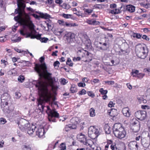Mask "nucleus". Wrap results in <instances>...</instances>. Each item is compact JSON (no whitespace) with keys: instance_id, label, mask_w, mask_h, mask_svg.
I'll list each match as a JSON object with an SVG mask.
<instances>
[{"instance_id":"nucleus-1","label":"nucleus","mask_w":150,"mask_h":150,"mask_svg":"<svg viewBox=\"0 0 150 150\" xmlns=\"http://www.w3.org/2000/svg\"><path fill=\"white\" fill-rule=\"evenodd\" d=\"M35 66L34 69L40 77H43L47 81V82L39 81L36 85V87L38 88L39 96V98L38 100V109L42 112L45 111L48 113V119L50 121L55 122V119L54 117L58 118L59 114L55 109L52 110L49 106L45 107L43 104L45 102L50 101L52 98L51 94L48 89V87L50 86L52 89L53 79L52 76V74L48 72L47 67L45 63L41 64H36Z\"/></svg>"},{"instance_id":"nucleus-2","label":"nucleus","mask_w":150,"mask_h":150,"mask_svg":"<svg viewBox=\"0 0 150 150\" xmlns=\"http://www.w3.org/2000/svg\"><path fill=\"white\" fill-rule=\"evenodd\" d=\"M21 130L24 131L27 130V132L30 135H32L36 128V126L32 124L30 126L29 122L26 120L21 118L18 121L17 123Z\"/></svg>"},{"instance_id":"nucleus-3","label":"nucleus","mask_w":150,"mask_h":150,"mask_svg":"<svg viewBox=\"0 0 150 150\" xmlns=\"http://www.w3.org/2000/svg\"><path fill=\"white\" fill-rule=\"evenodd\" d=\"M10 95L7 93H4L1 95V108L4 112L5 113H9L13 110V108L12 106L8 107L7 105L8 102L10 100Z\"/></svg>"},{"instance_id":"nucleus-4","label":"nucleus","mask_w":150,"mask_h":150,"mask_svg":"<svg viewBox=\"0 0 150 150\" xmlns=\"http://www.w3.org/2000/svg\"><path fill=\"white\" fill-rule=\"evenodd\" d=\"M113 130L115 136L118 139H121L126 136V131L120 123L115 124L113 126Z\"/></svg>"},{"instance_id":"nucleus-5","label":"nucleus","mask_w":150,"mask_h":150,"mask_svg":"<svg viewBox=\"0 0 150 150\" xmlns=\"http://www.w3.org/2000/svg\"><path fill=\"white\" fill-rule=\"evenodd\" d=\"M135 51L138 57L143 59L146 57L148 52V49L146 46L141 44H139L136 46Z\"/></svg>"},{"instance_id":"nucleus-6","label":"nucleus","mask_w":150,"mask_h":150,"mask_svg":"<svg viewBox=\"0 0 150 150\" xmlns=\"http://www.w3.org/2000/svg\"><path fill=\"white\" fill-rule=\"evenodd\" d=\"M101 131L100 128L96 129L93 127H91L88 129V136L91 139H95L100 134Z\"/></svg>"},{"instance_id":"nucleus-7","label":"nucleus","mask_w":150,"mask_h":150,"mask_svg":"<svg viewBox=\"0 0 150 150\" xmlns=\"http://www.w3.org/2000/svg\"><path fill=\"white\" fill-rule=\"evenodd\" d=\"M146 112L145 111H137L135 113V117L138 119L142 120H144L146 116Z\"/></svg>"},{"instance_id":"nucleus-8","label":"nucleus","mask_w":150,"mask_h":150,"mask_svg":"<svg viewBox=\"0 0 150 150\" xmlns=\"http://www.w3.org/2000/svg\"><path fill=\"white\" fill-rule=\"evenodd\" d=\"M20 34L23 35H25L26 38H30L31 39L37 38L38 40H40L42 38L40 35H35L31 33H24L23 31L22 30H21L20 31Z\"/></svg>"},{"instance_id":"nucleus-9","label":"nucleus","mask_w":150,"mask_h":150,"mask_svg":"<svg viewBox=\"0 0 150 150\" xmlns=\"http://www.w3.org/2000/svg\"><path fill=\"white\" fill-rule=\"evenodd\" d=\"M77 54L81 57H86L88 58V56L91 54V53L86 50H79L77 52Z\"/></svg>"},{"instance_id":"nucleus-10","label":"nucleus","mask_w":150,"mask_h":150,"mask_svg":"<svg viewBox=\"0 0 150 150\" xmlns=\"http://www.w3.org/2000/svg\"><path fill=\"white\" fill-rule=\"evenodd\" d=\"M130 150H137L138 146L135 141L129 142L128 145Z\"/></svg>"},{"instance_id":"nucleus-11","label":"nucleus","mask_w":150,"mask_h":150,"mask_svg":"<svg viewBox=\"0 0 150 150\" xmlns=\"http://www.w3.org/2000/svg\"><path fill=\"white\" fill-rule=\"evenodd\" d=\"M142 143L143 146L146 148H147L149 146L150 143V139L149 138H144L141 139Z\"/></svg>"},{"instance_id":"nucleus-12","label":"nucleus","mask_w":150,"mask_h":150,"mask_svg":"<svg viewBox=\"0 0 150 150\" xmlns=\"http://www.w3.org/2000/svg\"><path fill=\"white\" fill-rule=\"evenodd\" d=\"M108 113L110 116L113 117L117 116L118 114V112L117 110L112 108L108 110Z\"/></svg>"},{"instance_id":"nucleus-13","label":"nucleus","mask_w":150,"mask_h":150,"mask_svg":"<svg viewBox=\"0 0 150 150\" xmlns=\"http://www.w3.org/2000/svg\"><path fill=\"white\" fill-rule=\"evenodd\" d=\"M122 112L125 116L127 117L130 116V112H129V109L128 108L126 107L123 108Z\"/></svg>"},{"instance_id":"nucleus-14","label":"nucleus","mask_w":150,"mask_h":150,"mask_svg":"<svg viewBox=\"0 0 150 150\" xmlns=\"http://www.w3.org/2000/svg\"><path fill=\"white\" fill-rule=\"evenodd\" d=\"M36 135L39 137H41L44 134V130L43 128H38V130L36 131Z\"/></svg>"},{"instance_id":"nucleus-15","label":"nucleus","mask_w":150,"mask_h":150,"mask_svg":"<svg viewBox=\"0 0 150 150\" xmlns=\"http://www.w3.org/2000/svg\"><path fill=\"white\" fill-rule=\"evenodd\" d=\"M27 21H28L26 20ZM28 21L30 22V23L29 25V27L30 31V33L32 34H35L36 32V30L34 29V25L32 23L31 21H30V19Z\"/></svg>"},{"instance_id":"nucleus-16","label":"nucleus","mask_w":150,"mask_h":150,"mask_svg":"<svg viewBox=\"0 0 150 150\" xmlns=\"http://www.w3.org/2000/svg\"><path fill=\"white\" fill-rule=\"evenodd\" d=\"M64 30L62 29L56 28L55 30L54 33L56 35H60Z\"/></svg>"},{"instance_id":"nucleus-17","label":"nucleus","mask_w":150,"mask_h":150,"mask_svg":"<svg viewBox=\"0 0 150 150\" xmlns=\"http://www.w3.org/2000/svg\"><path fill=\"white\" fill-rule=\"evenodd\" d=\"M126 9L129 12H133L135 10V7L134 6L130 5L126 6Z\"/></svg>"},{"instance_id":"nucleus-18","label":"nucleus","mask_w":150,"mask_h":150,"mask_svg":"<svg viewBox=\"0 0 150 150\" xmlns=\"http://www.w3.org/2000/svg\"><path fill=\"white\" fill-rule=\"evenodd\" d=\"M40 17L42 18L45 19H48L51 18V16L49 14L46 13H40Z\"/></svg>"},{"instance_id":"nucleus-19","label":"nucleus","mask_w":150,"mask_h":150,"mask_svg":"<svg viewBox=\"0 0 150 150\" xmlns=\"http://www.w3.org/2000/svg\"><path fill=\"white\" fill-rule=\"evenodd\" d=\"M79 138L80 139H83V140H80V141L81 142L84 141V140H85V143H83V144L85 145H87V142H86V139L85 138V136L84 135L82 134H81L79 136Z\"/></svg>"},{"instance_id":"nucleus-20","label":"nucleus","mask_w":150,"mask_h":150,"mask_svg":"<svg viewBox=\"0 0 150 150\" xmlns=\"http://www.w3.org/2000/svg\"><path fill=\"white\" fill-rule=\"evenodd\" d=\"M72 93H74L77 91V89L74 85H72L70 89Z\"/></svg>"},{"instance_id":"nucleus-21","label":"nucleus","mask_w":150,"mask_h":150,"mask_svg":"<svg viewBox=\"0 0 150 150\" xmlns=\"http://www.w3.org/2000/svg\"><path fill=\"white\" fill-rule=\"evenodd\" d=\"M139 129V125H133V131L134 132H138Z\"/></svg>"},{"instance_id":"nucleus-22","label":"nucleus","mask_w":150,"mask_h":150,"mask_svg":"<svg viewBox=\"0 0 150 150\" xmlns=\"http://www.w3.org/2000/svg\"><path fill=\"white\" fill-rule=\"evenodd\" d=\"M66 25L67 27H72L77 26L78 25L75 23H69L67 22V23H66Z\"/></svg>"},{"instance_id":"nucleus-23","label":"nucleus","mask_w":150,"mask_h":150,"mask_svg":"<svg viewBox=\"0 0 150 150\" xmlns=\"http://www.w3.org/2000/svg\"><path fill=\"white\" fill-rule=\"evenodd\" d=\"M25 77L23 76H20L18 78V80L19 82L22 83L25 80Z\"/></svg>"},{"instance_id":"nucleus-24","label":"nucleus","mask_w":150,"mask_h":150,"mask_svg":"<svg viewBox=\"0 0 150 150\" xmlns=\"http://www.w3.org/2000/svg\"><path fill=\"white\" fill-rule=\"evenodd\" d=\"M90 114L91 116L93 117L95 115V110L93 108H91L90 110Z\"/></svg>"},{"instance_id":"nucleus-25","label":"nucleus","mask_w":150,"mask_h":150,"mask_svg":"<svg viewBox=\"0 0 150 150\" xmlns=\"http://www.w3.org/2000/svg\"><path fill=\"white\" fill-rule=\"evenodd\" d=\"M99 92L102 95H105L108 93V91L107 90H104L103 88H100Z\"/></svg>"},{"instance_id":"nucleus-26","label":"nucleus","mask_w":150,"mask_h":150,"mask_svg":"<svg viewBox=\"0 0 150 150\" xmlns=\"http://www.w3.org/2000/svg\"><path fill=\"white\" fill-rule=\"evenodd\" d=\"M15 95L14 97L16 99L19 98L21 96V93L19 92H16L15 93Z\"/></svg>"},{"instance_id":"nucleus-27","label":"nucleus","mask_w":150,"mask_h":150,"mask_svg":"<svg viewBox=\"0 0 150 150\" xmlns=\"http://www.w3.org/2000/svg\"><path fill=\"white\" fill-rule=\"evenodd\" d=\"M62 7L66 9H69L70 8V6L66 3H64L62 6Z\"/></svg>"},{"instance_id":"nucleus-28","label":"nucleus","mask_w":150,"mask_h":150,"mask_svg":"<svg viewBox=\"0 0 150 150\" xmlns=\"http://www.w3.org/2000/svg\"><path fill=\"white\" fill-rule=\"evenodd\" d=\"M61 146V150H65L66 149V146L65 144L64 143H62L60 144Z\"/></svg>"},{"instance_id":"nucleus-29","label":"nucleus","mask_w":150,"mask_h":150,"mask_svg":"<svg viewBox=\"0 0 150 150\" xmlns=\"http://www.w3.org/2000/svg\"><path fill=\"white\" fill-rule=\"evenodd\" d=\"M86 93V91L84 89H83L81 91H79L78 94H79V95H82L85 94Z\"/></svg>"},{"instance_id":"nucleus-30","label":"nucleus","mask_w":150,"mask_h":150,"mask_svg":"<svg viewBox=\"0 0 150 150\" xmlns=\"http://www.w3.org/2000/svg\"><path fill=\"white\" fill-rule=\"evenodd\" d=\"M111 148L112 150H117V148L115 144H112L110 145Z\"/></svg>"},{"instance_id":"nucleus-31","label":"nucleus","mask_w":150,"mask_h":150,"mask_svg":"<svg viewBox=\"0 0 150 150\" xmlns=\"http://www.w3.org/2000/svg\"><path fill=\"white\" fill-rule=\"evenodd\" d=\"M71 124H69L68 125H66L65 128V130L66 132H68L71 129H70Z\"/></svg>"},{"instance_id":"nucleus-32","label":"nucleus","mask_w":150,"mask_h":150,"mask_svg":"<svg viewBox=\"0 0 150 150\" xmlns=\"http://www.w3.org/2000/svg\"><path fill=\"white\" fill-rule=\"evenodd\" d=\"M71 16V14H62V16L64 18H70Z\"/></svg>"},{"instance_id":"nucleus-33","label":"nucleus","mask_w":150,"mask_h":150,"mask_svg":"<svg viewBox=\"0 0 150 150\" xmlns=\"http://www.w3.org/2000/svg\"><path fill=\"white\" fill-rule=\"evenodd\" d=\"M139 71L138 70H132V72H131V74L132 75H133V77H136V76L135 75H134V74H137L139 73Z\"/></svg>"},{"instance_id":"nucleus-34","label":"nucleus","mask_w":150,"mask_h":150,"mask_svg":"<svg viewBox=\"0 0 150 150\" xmlns=\"http://www.w3.org/2000/svg\"><path fill=\"white\" fill-rule=\"evenodd\" d=\"M6 121L5 119L4 118H1L0 119V124H4L6 123Z\"/></svg>"},{"instance_id":"nucleus-35","label":"nucleus","mask_w":150,"mask_h":150,"mask_svg":"<svg viewBox=\"0 0 150 150\" xmlns=\"http://www.w3.org/2000/svg\"><path fill=\"white\" fill-rule=\"evenodd\" d=\"M48 40V38H42L40 39V41L42 42L46 43L47 42V41Z\"/></svg>"},{"instance_id":"nucleus-36","label":"nucleus","mask_w":150,"mask_h":150,"mask_svg":"<svg viewBox=\"0 0 150 150\" xmlns=\"http://www.w3.org/2000/svg\"><path fill=\"white\" fill-rule=\"evenodd\" d=\"M59 61H55L53 65L54 67L58 68L59 67Z\"/></svg>"},{"instance_id":"nucleus-37","label":"nucleus","mask_w":150,"mask_h":150,"mask_svg":"<svg viewBox=\"0 0 150 150\" xmlns=\"http://www.w3.org/2000/svg\"><path fill=\"white\" fill-rule=\"evenodd\" d=\"M133 122H132V124L134 125H135L136 124H139V122L137 120H136L135 119H133Z\"/></svg>"},{"instance_id":"nucleus-38","label":"nucleus","mask_w":150,"mask_h":150,"mask_svg":"<svg viewBox=\"0 0 150 150\" xmlns=\"http://www.w3.org/2000/svg\"><path fill=\"white\" fill-rule=\"evenodd\" d=\"M105 83H107L109 85H113L114 83V82L112 81H105Z\"/></svg>"},{"instance_id":"nucleus-39","label":"nucleus","mask_w":150,"mask_h":150,"mask_svg":"<svg viewBox=\"0 0 150 150\" xmlns=\"http://www.w3.org/2000/svg\"><path fill=\"white\" fill-rule=\"evenodd\" d=\"M67 82V81L65 79H62L61 83L63 85L65 84Z\"/></svg>"},{"instance_id":"nucleus-40","label":"nucleus","mask_w":150,"mask_h":150,"mask_svg":"<svg viewBox=\"0 0 150 150\" xmlns=\"http://www.w3.org/2000/svg\"><path fill=\"white\" fill-rule=\"evenodd\" d=\"M144 74L143 73H139L138 74H137V76L138 78L140 79L142 78L144 76Z\"/></svg>"},{"instance_id":"nucleus-41","label":"nucleus","mask_w":150,"mask_h":150,"mask_svg":"<svg viewBox=\"0 0 150 150\" xmlns=\"http://www.w3.org/2000/svg\"><path fill=\"white\" fill-rule=\"evenodd\" d=\"M21 38H20L19 37H18L17 39L13 40L12 39H11V41L13 42H18L21 40Z\"/></svg>"},{"instance_id":"nucleus-42","label":"nucleus","mask_w":150,"mask_h":150,"mask_svg":"<svg viewBox=\"0 0 150 150\" xmlns=\"http://www.w3.org/2000/svg\"><path fill=\"white\" fill-rule=\"evenodd\" d=\"M107 45H108L106 43H104L103 44V45L104 46H105L106 47H104L103 49L102 48V47H100V49L102 50H107V48L108 47L107 46Z\"/></svg>"},{"instance_id":"nucleus-43","label":"nucleus","mask_w":150,"mask_h":150,"mask_svg":"<svg viewBox=\"0 0 150 150\" xmlns=\"http://www.w3.org/2000/svg\"><path fill=\"white\" fill-rule=\"evenodd\" d=\"M87 93H88V95L89 96H91L92 97H93L95 96V95H94V94H93V93L91 91H88L87 92Z\"/></svg>"},{"instance_id":"nucleus-44","label":"nucleus","mask_w":150,"mask_h":150,"mask_svg":"<svg viewBox=\"0 0 150 150\" xmlns=\"http://www.w3.org/2000/svg\"><path fill=\"white\" fill-rule=\"evenodd\" d=\"M23 146V147L26 149L27 150H31V148L29 145L27 146L26 145H24Z\"/></svg>"},{"instance_id":"nucleus-45","label":"nucleus","mask_w":150,"mask_h":150,"mask_svg":"<svg viewBox=\"0 0 150 150\" xmlns=\"http://www.w3.org/2000/svg\"><path fill=\"white\" fill-rule=\"evenodd\" d=\"M78 86L79 87H84L85 86L86 84L85 83H78Z\"/></svg>"},{"instance_id":"nucleus-46","label":"nucleus","mask_w":150,"mask_h":150,"mask_svg":"<svg viewBox=\"0 0 150 150\" xmlns=\"http://www.w3.org/2000/svg\"><path fill=\"white\" fill-rule=\"evenodd\" d=\"M134 37H136L137 38H140L141 37V35L139 34H134Z\"/></svg>"},{"instance_id":"nucleus-47","label":"nucleus","mask_w":150,"mask_h":150,"mask_svg":"<svg viewBox=\"0 0 150 150\" xmlns=\"http://www.w3.org/2000/svg\"><path fill=\"white\" fill-rule=\"evenodd\" d=\"M47 29H45L46 30H48L49 29H51L52 28L51 25L50 24L48 23H47Z\"/></svg>"},{"instance_id":"nucleus-48","label":"nucleus","mask_w":150,"mask_h":150,"mask_svg":"<svg viewBox=\"0 0 150 150\" xmlns=\"http://www.w3.org/2000/svg\"><path fill=\"white\" fill-rule=\"evenodd\" d=\"M32 15L34 17L38 19H39L40 18V16H38V15L35 14H32Z\"/></svg>"},{"instance_id":"nucleus-49","label":"nucleus","mask_w":150,"mask_h":150,"mask_svg":"<svg viewBox=\"0 0 150 150\" xmlns=\"http://www.w3.org/2000/svg\"><path fill=\"white\" fill-rule=\"evenodd\" d=\"M115 104V103H113V102L112 101H110L108 104V106L109 107H112L113 106V105Z\"/></svg>"},{"instance_id":"nucleus-50","label":"nucleus","mask_w":150,"mask_h":150,"mask_svg":"<svg viewBox=\"0 0 150 150\" xmlns=\"http://www.w3.org/2000/svg\"><path fill=\"white\" fill-rule=\"evenodd\" d=\"M77 127L76 125H71V127L70 129H76Z\"/></svg>"},{"instance_id":"nucleus-51","label":"nucleus","mask_w":150,"mask_h":150,"mask_svg":"<svg viewBox=\"0 0 150 150\" xmlns=\"http://www.w3.org/2000/svg\"><path fill=\"white\" fill-rule=\"evenodd\" d=\"M6 39V38L4 37H0V42H4V39Z\"/></svg>"},{"instance_id":"nucleus-52","label":"nucleus","mask_w":150,"mask_h":150,"mask_svg":"<svg viewBox=\"0 0 150 150\" xmlns=\"http://www.w3.org/2000/svg\"><path fill=\"white\" fill-rule=\"evenodd\" d=\"M85 11L88 13L90 14L92 12L93 10L91 9H86Z\"/></svg>"},{"instance_id":"nucleus-53","label":"nucleus","mask_w":150,"mask_h":150,"mask_svg":"<svg viewBox=\"0 0 150 150\" xmlns=\"http://www.w3.org/2000/svg\"><path fill=\"white\" fill-rule=\"evenodd\" d=\"M87 22L89 24L93 25V24H94V21H92V20H88L87 21Z\"/></svg>"},{"instance_id":"nucleus-54","label":"nucleus","mask_w":150,"mask_h":150,"mask_svg":"<svg viewBox=\"0 0 150 150\" xmlns=\"http://www.w3.org/2000/svg\"><path fill=\"white\" fill-rule=\"evenodd\" d=\"M142 38L144 39H145L146 40H149V38L147 37V36L145 35H144Z\"/></svg>"},{"instance_id":"nucleus-55","label":"nucleus","mask_w":150,"mask_h":150,"mask_svg":"<svg viewBox=\"0 0 150 150\" xmlns=\"http://www.w3.org/2000/svg\"><path fill=\"white\" fill-rule=\"evenodd\" d=\"M81 60V57H74L73 58L74 60L76 61H80Z\"/></svg>"},{"instance_id":"nucleus-56","label":"nucleus","mask_w":150,"mask_h":150,"mask_svg":"<svg viewBox=\"0 0 150 150\" xmlns=\"http://www.w3.org/2000/svg\"><path fill=\"white\" fill-rule=\"evenodd\" d=\"M116 7V5L115 4H110V7L111 8H115Z\"/></svg>"},{"instance_id":"nucleus-57","label":"nucleus","mask_w":150,"mask_h":150,"mask_svg":"<svg viewBox=\"0 0 150 150\" xmlns=\"http://www.w3.org/2000/svg\"><path fill=\"white\" fill-rule=\"evenodd\" d=\"M127 86L129 89L131 90L132 89V86L129 83H127Z\"/></svg>"},{"instance_id":"nucleus-58","label":"nucleus","mask_w":150,"mask_h":150,"mask_svg":"<svg viewBox=\"0 0 150 150\" xmlns=\"http://www.w3.org/2000/svg\"><path fill=\"white\" fill-rule=\"evenodd\" d=\"M55 2L57 4H60L62 3V0H55Z\"/></svg>"},{"instance_id":"nucleus-59","label":"nucleus","mask_w":150,"mask_h":150,"mask_svg":"<svg viewBox=\"0 0 150 150\" xmlns=\"http://www.w3.org/2000/svg\"><path fill=\"white\" fill-rule=\"evenodd\" d=\"M99 81V79H94L93 80V82L94 83H98Z\"/></svg>"},{"instance_id":"nucleus-60","label":"nucleus","mask_w":150,"mask_h":150,"mask_svg":"<svg viewBox=\"0 0 150 150\" xmlns=\"http://www.w3.org/2000/svg\"><path fill=\"white\" fill-rule=\"evenodd\" d=\"M84 37L85 38H86V40L85 42V44H86V42H88V43H89V42L90 41V40H88V36L87 35H84Z\"/></svg>"},{"instance_id":"nucleus-61","label":"nucleus","mask_w":150,"mask_h":150,"mask_svg":"<svg viewBox=\"0 0 150 150\" xmlns=\"http://www.w3.org/2000/svg\"><path fill=\"white\" fill-rule=\"evenodd\" d=\"M44 60V57H42L40 58V61L41 63H42Z\"/></svg>"},{"instance_id":"nucleus-62","label":"nucleus","mask_w":150,"mask_h":150,"mask_svg":"<svg viewBox=\"0 0 150 150\" xmlns=\"http://www.w3.org/2000/svg\"><path fill=\"white\" fill-rule=\"evenodd\" d=\"M82 81L83 82H87L88 81V79H87L86 78H84L82 79Z\"/></svg>"},{"instance_id":"nucleus-63","label":"nucleus","mask_w":150,"mask_h":150,"mask_svg":"<svg viewBox=\"0 0 150 150\" xmlns=\"http://www.w3.org/2000/svg\"><path fill=\"white\" fill-rule=\"evenodd\" d=\"M4 144V141L3 140L0 142V147H2Z\"/></svg>"},{"instance_id":"nucleus-64","label":"nucleus","mask_w":150,"mask_h":150,"mask_svg":"<svg viewBox=\"0 0 150 150\" xmlns=\"http://www.w3.org/2000/svg\"><path fill=\"white\" fill-rule=\"evenodd\" d=\"M110 13H112V14H115V15L117 14V13H116V12H114V10H111L110 11Z\"/></svg>"}]
</instances>
